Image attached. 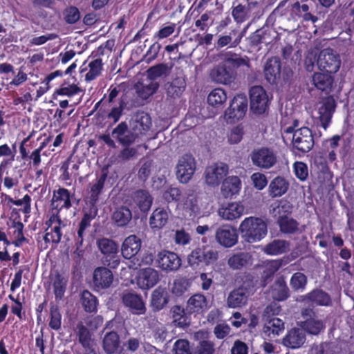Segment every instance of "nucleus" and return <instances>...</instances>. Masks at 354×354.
Returning <instances> with one entry per match:
<instances>
[{
  "instance_id": "nucleus-1",
  "label": "nucleus",
  "mask_w": 354,
  "mask_h": 354,
  "mask_svg": "<svg viewBox=\"0 0 354 354\" xmlns=\"http://www.w3.org/2000/svg\"><path fill=\"white\" fill-rule=\"evenodd\" d=\"M256 282L254 277L247 274L239 287L232 290L227 298V306L231 308H239L248 304V298L253 295Z\"/></svg>"
},
{
  "instance_id": "nucleus-2",
  "label": "nucleus",
  "mask_w": 354,
  "mask_h": 354,
  "mask_svg": "<svg viewBox=\"0 0 354 354\" xmlns=\"http://www.w3.org/2000/svg\"><path fill=\"white\" fill-rule=\"evenodd\" d=\"M299 121L295 120L293 126L283 129V133H292V143L293 147L303 153L310 151L314 145V138L312 131L308 127H301L295 129L298 127Z\"/></svg>"
},
{
  "instance_id": "nucleus-3",
  "label": "nucleus",
  "mask_w": 354,
  "mask_h": 354,
  "mask_svg": "<svg viewBox=\"0 0 354 354\" xmlns=\"http://www.w3.org/2000/svg\"><path fill=\"white\" fill-rule=\"evenodd\" d=\"M239 230L243 237L248 243H254L263 239L268 232L266 222L261 218L250 216L241 223Z\"/></svg>"
},
{
  "instance_id": "nucleus-4",
  "label": "nucleus",
  "mask_w": 354,
  "mask_h": 354,
  "mask_svg": "<svg viewBox=\"0 0 354 354\" xmlns=\"http://www.w3.org/2000/svg\"><path fill=\"white\" fill-rule=\"evenodd\" d=\"M250 158L252 165L261 169H269L277 162V156L274 151L266 147L254 149Z\"/></svg>"
},
{
  "instance_id": "nucleus-5",
  "label": "nucleus",
  "mask_w": 354,
  "mask_h": 354,
  "mask_svg": "<svg viewBox=\"0 0 354 354\" xmlns=\"http://www.w3.org/2000/svg\"><path fill=\"white\" fill-rule=\"evenodd\" d=\"M196 168L194 157L190 153L180 156L175 167L176 178L180 183L186 184L192 178Z\"/></svg>"
},
{
  "instance_id": "nucleus-6",
  "label": "nucleus",
  "mask_w": 354,
  "mask_h": 354,
  "mask_svg": "<svg viewBox=\"0 0 354 354\" xmlns=\"http://www.w3.org/2000/svg\"><path fill=\"white\" fill-rule=\"evenodd\" d=\"M339 55L331 48L323 49L317 58V66L328 73H335L340 68Z\"/></svg>"
},
{
  "instance_id": "nucleus-7",
  "label": "nucleus",
  "mask_w": 354,
  "mask_h": 354,
  "mask_svg": "<svg viewBox=\"0 0 354 354\" xmlns=\"http://www.w3.org/2000/svg\"><path fill=\"white\" fill-rule=\"evenodd\" d=\"M250 106L252 111L257 114L263 113L268 106V96L261 86H254L250 91Z\"/></svg>"
},
{
  "instance_id": "nucleus-8",
  "label": "nucleus",
  "mask_w": 354,
  "mask_h": 354,
  "mask_svg": "<svg viewBox=\"0 0 354 354\" xmlns=\"http://www.w3.org/2000/svg\"><path fill=\"white\" fill-rule=\"evenodd\" d=\"M157 266L166 272H174L181 266L180 258L174 252L162 250L157 254Z\"/></svg>"
},
{
  "instance_id": "nucleus-9",
  "label": "nucleus",
  "mask_w": 354,
  "mask_h": 354,
  "mask_svg": "<svg viewBox=\"0 0 354 354\" xmlns=\"http://www.w3.org/2000/svg\"><path fill=\"white\" fill-rule=\"evenodd\" d=\"M50 232H46L44 236L46 243H58L62 236V230L66 226V222L62 221L58 215H53L46 222Z\"/></svg>"
},
{
  "instance_id": "nucleus-10",
  "label": "nucleus",
  "mask_w": 354,
  "mask_h": 354,
  "mask_svg": "<svg viewBox=\"0 0 354 354\" xmlns=\"http://www.w3.org/2000/svg\"><path fill=\"white\" fill-rule=\"evenodd\" d=\"M151 124V117L144 111H137L132 115L129 121V127L138 138L145 135L150 129Z\"/></svg>"
},
{
  "instance_id": "nucleus-11",
  "label": "nucleus",
  "mask_w": 354,
  "mask_h": 354,
  "mask_svg": "<svg viewBox=\"0 0 354 354\" xmlns=\"http://www.w3.org/2000/svg\"><path fill=\"white\" fill-rule=\"evenodd\" d=\"M111 136L119 144L128 147L135 142L138 137L126 122L119 123L111 131Z\"/></svg>"
},
{
  "instance_id": "nucleus-12",
  "label": "nucleus",
  "mask_w": 354,
  "mask_h": 354,
  "mask_svg": "<svg viewBox=\"0 0 354 354\" xmlns=\"http://www.w3.org/2000/svg\"><path fill=\"white\" fill-rule=\"evenodd\" d=\"M248 109V100L243 95L235 96L225 115L227 120H239L244 117Z\"/></svg>"
},
{
  "instance_id": "nucleus-13",
  "label": "nucleus",
  "mask_w": 354,
  "mask_h": 354,
  "mask_svg": "<svg viewBox=\"0 0 354 354\" xmlns=\"http://www.w3.org/2000/svg\"><path fill=\"white\" fill-rule=\"evenodd\" d=\"M215 239L220 245L231 248L236 244L238 234L234 227L230 225H224L216 229Z\"/></svg>"
},
{
  "instance_id": "nucleus-14",
  "label": "nucleus",
  "mask_w": 354,
  "mask_h": 354,
  "mask_svg": "<svg viewBox=\"0 0 354 354\" xmlns=\"http://www.w3.org/2000/svg\"><path fill=\"white\" fill-rule=\"evenodd\" d=\"M236 73L229 69L223 63L213 67L209 71L211 80L221 84H230L236 78Z\"/></svg>"
},
{
  "instance_id": "nucleus-15",
  "label": "nucleus",
  "mask_w": 354,
  "mask_h": 354,
  "mask_svg": "<svg viewBox=\"0 0 354 354\" xmlns=\"http://www.w3.org/2000/svg\"><path fill=\"white\" fill-rule=\"evenodd\" d=\"M228 166L223 162H217L206 168L205 181L212 186H217L228 174Z\"/></svg>"
},
{
  "instance_id": "nucleus-16",
  "label": "nucleus",
  "mask_w": 354,
  "mask_h": 354,
  "mask_svg": "<svg viewBox=\"0 0 354 354\" xmlns=\"http://www.w3.org/2000/svg\"><path fill=\"white\" fill-rule=\"evenodd\" d=\"M335 106V101L332 96L324 97L317 104L319 119L324 129L328 127L330 122Z\"/></svg>"
},
{
  "instance_id": "nucleus-17",
  "label": "nucleus",
  "mask_w": 354,
  "mask_h": 354,
  "mask_svg": "<svg viewBox=\"0 0 354 354\" xmlns=\"http://www.w3.org/2000/svg\"><path fill=\"white\" fill-rule=\"evenodd\" d=\"M94 218L91 214L85 213L79 223L78 229L77 230V234L75 235L74 241H75V250L74 251V254L77 255L78 257H81L83 256L84 253V250L83 247L84 238L86 235V230L91 225V220Z\"/></svg>"
},
{
  "instance_id": "nucleus-18",
  "label": "nucleus",
  "mask_w": 354,
  "mask_h": 354,
  "mask_svg": "<svg viewBox=\"0 0 354 354\" xmlns=\"http://www.w3.org/2000/svg\"><path fill=\"white\" fill-rule=\"evenodd\" d=\"M123 305L134 315H141L146 312L145 304L141 297L138 294L128 292L123 293L122 296Z\"/></svg>"
},
{
  "instance_id": "nucleus-19",
  "label": "nucleus",
  "mask_w": 354,
  "mask_h": 354,
  "mask_svg": "<svg viewBox=\"0 0 354 354\" xmlns=\"http://www.w3.org/2000/svg\"><path fill=\"white\" fill-rule=\"evenodd\" d=\"M113 281L112 272L106 267H98L95 269L93 274L94 288L99 291L109 288Z\"/></svg>"
},
{
  "instance_id": "nucleus-20",
  "label": "nucleus",
  "mask_w": 354,
  "mask_h": 354,
  "mask_svg": "<svg viewBox=\"0 0 354 354\" xmlns=\"http://www.w3.org/2000/svg\"><path fill=\"white\" fill-rule=\"evenodd\" d=\"M158 272L152 268H146L139 270L136 278L138 287L141 289H149L159 281Z\"/></svg>"
},
{
  "instance_id": "nucleus-21",
  "label": "nucleus",
  "mask_w": 354,
  "mask_h": 354,
  "mask_svg": "<svg viewBox=\"0 0 354 354\" xmlns=\"http://www.w3.org/2000/svg\"><path fill=\"white\" fill-rule=\"evenodd\" d=\"M306 333L301 328H293L288 331L282 339V344L289 348L301 347L306 342Z\"/></svg>"
},
{
  "instance_id": "nucleus-22",
  "label": "nucleus",
  "mask_w": 354,
  "mask_h": 354,
  "mask_svg": "<svg viewBox=\"0 0 354 354\" xmlns=\"http://www.w3.org/2000/svg\"><path fill=\"white\" fill-rule=\"evenodd\" d=\"M258 6L256 1H248L246 5L239 4L232 9V17L237 23H242L251 17V14L258 9Z\"/></svg>"
},
{
  "instance_id": "nucleus-23",
  "label": "nucleus",
  "mask_w": 354,
  "mask_h": 354,
  "mask_svg": "<svg viewBox=\"0 0 354 354\" xmlns=\"http://www.w3.org/2000/svg\"><path fill=\"white\" fill-rule=\"evenodd\" d=\"M102 346L106 354H122L120 351V336L115 331H110L104 335L102 338Z\"/></svg>"
},
{
  "instance_id": "nucleus-24",
  "label": "nucleus",
  "mask_w": 354,
  "mask_h": 354,
  "mask_svg": "<svg viewBox=\"0 0 354 354\" xmlns=\"http://www.w3.org/2000/svg\"><path fill=\"white\" fill-rule=\"evenodd\" d=\"M141 240L136 235H130L122 243L121 252L124 258L129 259L140 250Z\"/></svg>"
},
{
  "instance_id": "nucleus-25",
  "label": "nucleus",
  "mask_w": 354,
  "mask_h": 354,
  "mask_svg": "<svg viewBox=\"0 0 354 354\" xmlns=\"http://www.w3.org/2000/svg\"><path fill=\"white\" fill-rule=\"evenodd\" d=\"M244 212V207L239 203H228L218 209V215L225 220L232 221L240 218Z\"/></svg>"
},
{
  "instance_id": "nucleus-26",
  "label": "nucleus",
  "mask_w": 354,
  "mask_h": 354,
  "mask_svg": "<svg viewBox=\"0 0 354 354\" xmlns=\"http://www.w3.org/2000/svg\"><path fill=\"white\" fill-rule=\"evenodd\" d=\"M186 88L185 77L180 71L176 77L171 82L165 85L167 95L171 97H179Z\"/></svg>"
},
{
  "instance_id": "nucleus-27",
  "label": "nucleus",
  "mask_w": 354,
  "mask_h": 354,
  "mask_svg": "<svg viewBox=\"0 0 354 354\" xmlns=\"http://www.w3.org/2000/svg\"><path fill=\"white\" fill-rule=\"evenodd\" d=\"M281 74V62L278 57L269 59L264 66V75L268 82L271 84L276 82Z\"/></svg>"
},
{
  "instance_id": "nucleus-28",
  "label": "nucleus",
  "mask_w": 354,
  "mask_h": 354,
  "mask_svg": "<svg viewBox=\"0 0 354 354\" xmlns=\"http://www.w3.org/2000/svg\"><path fill=\"white\" fill-rule=\"evenodd\" d=\"M252 254L245 252L234 254L227 260V265L232 270H241L243 268L252 266Z\"/></svg>"
},
{
  "instance_id": "nucleus-29",
  "label": "nucleus",
  "mask_w": 354,
  "mask_h": 354,
  "mask_svg": "<svg viewBox=\"0 0 354 354\" xmlns=\"http://www.w3.org/2000/svg\"><path fill=\"white\" fill-rule=\"evenodd\" d=\"M51 205L53 209L58 210L62 208H69L71 206V203L68 189L59 188L57 191H54L51 200Z\"/></svg>"
},
{
  "instance_id": "nucleus-30",
  "label": "nucleus",
  "mask_w": 354,
  "mask_h": 354,
  "mask_svg": "<svg viewBox=\"0 0 354 354\" xmlns=\"http://www.w3.org/2000/svg\"><path fill=\"white\" fill-rule=\"evenodd\" d=\"M102 70V59L98 57L90 61L86 67L82 68L81 73L86 71L84 75V80L86 82H91L101 75Z\"/></svg>"
},
{
  "instance_id": "nucleus-31",
  "label": "nucleus",
  "mask_w": 354,
  "mask_h": 354,
  "mask_svg": "<svg viewBox=\"0 0 354 354\" xmlns=\"http://www.w3.org/2000/svg\"><path fill=\"white\" fill-rule=\"evenodd\" d=\"M241 189V180L237 176H229L226 178L221 186L222 195L227 198L239 193Z\"/></svg>"
},
{
  "instance_id": "nucleus-32",
  "label": "nucleus",
  "mask_w": 354,
  "mask_h": 354,
  "mask_svg": "<svg viewBox=\"0 0 354 354\" xmlns=\"http://www.w3.org/2000/svg\"><path fill=\"white\" fill-rule=\"evenodd\" d=\"M223 63L230 69L235 70L241 66H250V60L248 57H241L232 53L224 54Z\"/></svg>"
},
{
  "instance_id": "nucleus-33",
  "label": "nucleus",
  "mask_w": 354,
  "mask_h": 354,
  "mask_svg": "<svg viewBox=\"0 0 354 354\" xmlns=\"http://www.w3.org/2000/svg\"><path fill=\"white\" fill-rule=\"evenodd\" d=\"M97 246L106 259H114L118 252V244L110 239L102 238L98 239L97 241Z\"/></svg>"
},
{
  "instance_id": "nucleus-34",
  "label": "nucleus",
  "mask_w": 354,
  "mask_h": 354,
  "mask_svg": "<svg viewBox=\"0 0 354 354\" xmlns=\"http://www.w3.org/2000/svg\"><path fill=\"white\" fill-rule=\"evenodd\" d=\"M313 84L319 90L329 93L333 84V78L328 73H315L312 76Z\"/></svg>"
},
{
  "instance_id": "nucleus-35",
  "label": "nucleus",
  "mask_w": 354,
  "mask_h": 354,
  "mask_svg": "<svg viewBox=\"0 0 354 354\" xmlns=\"http://www.w3.org/2000/svg\"><path fill=\"white\" fill-rule=\"evenodd\" d=\"M209 308L207 298L201 293L192 295L187 301V308L190 312L201 313Z\"/></svg>"
},
{
  "instance_id": "nucleus-36",
  "label": "nucleus",
  "mask_w": 354,
  "mask_h": 354,
  "mask_svg": "<svg viewBox=\"0 0 354 354\" xmlns=\"http://www.w3.org/2000/svg\"><path fill=\"white\" fill-rule=\"evenodd\" d=\"M263 250L270 255L281 254L290 250V243L283 239H274L268 243Z\"/></svg>"
},
{
  "instance_id": "nucleus-37",
  "label": "nucleus",
  "mask_w": 354,
  "mask_h": 354,
  "mask_svg": "<svg viewBox=\"0 0 354 354\" xmlns=\"http://www.w3.org/2000/svg\"><path fill=\"white\" fill-rule=\"evenodd\" d=\"M289 183L283 177L277 176L269 185V192L272 197H279L283 195L288 190Z\"/></svg>"
},
{
  "instance_id": "nucleus-38",
  "label": "nucleus",
  "mask_w": 354,
  "mask_h": 354,
  "mask_svg": "<svg viewBox=\"0 0 354 354\" xmlns=\"http://www.w3.org/2000/svg\"><path fill=\"white\" fill-rule=\"evenodd\" d=\"M107 177V172L104 169L102 171L101 176L97 178L95 183L91 185L90 187V196L89 199L91 203L94 205L96 202L98 201L99 195L102 192V190L104 187L105 180Z\"/></svg>"
},
{
  "instance_id": "nucleus-39",
  "label": "nucleus",
  "mask_w": 354,
  "mask_h": 354,
  "mask_svg": "<svg viewBox=\"0 0 354 354\" xmlns=\"http://www.w3.org/2000/svg\"><path fill=\"white\" fill-rule=\"evenodd\" d=\"M133 199L140 209L143 212H147L152 204V197L146 190L140 189L134 192Z\"/></svg>"
},
{
  "instance_id": "nucleus-40",
  "label": "nucleus",
  "mask_w": 354,
  "mask_h": 354,
  "mask_svg": "<svg viewBox=\"0 0 354 354\" xmlns=\"http://www.w3.org/2000/svg\"><path fill=\"white\" fill-rule=\"evenodd\" d=\"M134 87L138 96L142 100H146L157 91L159 84L149 80L148 83L138 82Z\"/></svg>"
},
{
  "instance_id": "nucleus-41",
  "label": "nucleus",
  "mask_w": 354,
  "mask_h": 354,
  "mask_svg": "<svg viewBox=\"0 0 354 354\" xmlns=\"http://www.w3.org/2000/svg\"><path fill=\"white\" fill-rule=\"evenodd\" d=\"M169 218V214L167 210L158 207L156 209L149 218V225L151 228H162L164 227Z\"/></svg>"
},
{
  "instance_id": "nucleus-42",
  "label": "nucleus",
  "mask_w": 354,
  "mask_h": 354,
  "mask_svg": "<svg viewBox=\"0 0 354 354\" xmlns=\"http://www.w3.org/2000/svg\"><path fill=\"white\" fill-rule=\"evenodd\" d=\"M183 209L185 215L195 218L201 214V207L198 198L192 194L189 195L183 204Z\"/></svg>"
},
{
  "instance_id": "nucleus-43",
  "label": "nucleus",
  "mask_w": 354,
  "mask_h": 354,
  "mask_svg": "<svg viewBox=\"0 0 354 354\" xmlns=\"http://www.w3.org/2000/svg\"><path fill=\"white\" fill-rule=\"evenodd\" d=\"M112 218L118 226L122 227L131 220L132 214L127 207L120 206L114 211Z\"/></svg>"
},
{
  "instance_id": "nucleus-44",
  "label": "nucleus",
  "mask_w": 354,
  "mask_h": 354,
  "mask_svg": "<svg viewBox=\"0 0 354 354\" xmlns=\"http://www.w3.org/2000/svg\"><path fill=\"white\" fill-rule=\"evenodd\" d=\"M322 320L317 317H310L302 322V329L311 335H318L324 328Z\"/></svg>"
},
{
  "instance_id": "nucleus-45",
  "label": "nucleus",
  "mask_w": 354,
  "mask_h": 354,
  "mask_svg": "<svg viewBox=\"0 0 354 354\" xmlns=\"http://www.w3.org/2000/svg\"><path fill=\"white\" fill-rule=\"evenodd\" d=\"M284 329V323L283 321L277 317H272L268 320L263 327V332L268 336L273 337L279 335Z\"/></svg>"
},
{
  "instance_id": "nucleus-46",
  "label": "nucleus",
  "mask_w": 354,
  "mask_h": 354,
  "mask_svg": "<svg viewBox=\"0 0 354 354\" xmlns=\"http://www.w3.org/2000/svg\"><path fill=\"white\" fill-rule=\"evenodd\" d=\"M170 314L176 326L184 328L189 325L185 309L182 306L179 305L172 306L170 309Z\"/></svg>"
},
{
  "instance_id": "nucleus-47",
  "label": "nucleus",
  "mask_w": 354,
  "mask_h": 354,
  "mask_svg": "<svg viewBox=\"0 0 354 354\" xmlns=\"http://www.w3.org/2000/svg\"><path fill=\"white\" fill-rule=\"evenodd\" d=\"M227 100L225 91L221 88L212 90L207 97V102L214 107H221Z\"/></svg>"
},
{
  "instance_id": "nucleus-48",
  "label": "nucleus",
  "mask_w": 354,
  "mask_h": 354,
  "mask_svg": "<svg viewBox=\"0 0 354 354\" xmlns=\"http://www.w3.org/2000/svg\"><path fill=\"white\" fill-rule=\"evenodd\" d=\"M171 67L167 64H159L150 67L147 71V77L150 81H153L170 73Z\"/></svg>"
},
{
  "instance_id": "nucleus-49",
  "label": "nucleus",
  "mask_w": 354,
  "mask_h": 354,
  "mask_svg": "<svg viewBox=\"0 0 354 354\" xmlns=\"http://www.w3.org/2000/svg\"><path fill=\"white\" fill-rule=\"evenodd\" d=\"M81 301L85 311L94 313L97 311V299L89 291L84 290L82 293Z\"/></svg>"
},
{
  "instance_id": "nucleus-50",
  "label": "nucleus",
  "mask_w": 354,
  "mask_h": 354,
  "mask_svg": "<svg viewBox=\"0 0 354 354\" xmlns=\"http://www.w3.org/2000/svg\"><path fill=\"white\" fill-rule=\"evenodd\" d=\"M280 230L286 234H293L298 230L299 223L292 218L281 216L278 221Z\"/></svg>"
},
{
  "instance_id": "nucleus-51",
  "label": "nucleus",
  "mask_w": 354,
  "mask_h": 354,
  "mask_svg": "<svg viewBox=\"0 0 354 354\" xmlns=\"http://www.w3.org/2000/svg\"><path fill=\"white\" fill-rule=\"evenodd\" d=\"M111 109L107 114V118L113 122V124L117 123L121 116L125 107V102L122 98L117 104H110Z\"/></svg>"
},
{
  "instance_id": "nucleus-52",
  "label": "nucleus",
  "mask_w": 354,
  "mask_h": 354,
  "mask_svg": "<svg viewBox=\"0 0 354 354\" xmlns=\"http://www.w3.org/2000/svg\"><path fill=\"white\" fill-rule=\"evenodd\" d=\"M167 304V299L164 292L160 290L153 291L151 299V306L156 311H158L164 308Z\"/></svg>"
},
{
  "instance_id": "nucleus-53",
  "label": "nucleus",
  "mask_w": 354,
  "mask_h": 354,
  "mask_svg": "<svg viewBox=\"0 0 354 354\" xmlns=\"http://www.w3.org/2000/svg\"><path fill=\"white\" fill-rule=\"evenodd\" d=\"M308 298L312 302L320 306H328L330 303V297L321 290L312 291L308 295Z\"/></svg>"
},
{
  "instance_id": "nucleus-54",
  "label": "nucleus",
  "mask_w": 354,
  "mask_h": 354,
  "mask_svg": "<svg viewBox=\"0 0 354 354\" xmlns=\"http://www.w3.org/2000/svg\"><path fill=\"white\" fill-rule=\"evenodd\" d=\"M244 133V127L242 124L232 127L227 133V142L230 145L238 144L242 140Z\"/></svg>"
},
{
  "instance_id": "nucleus-55",
  "label": "nucleus",
  "mask_w": 354,
  "mask_h": 354,
  "mask_svg": "<svg viewBox=\"0 0 354 354\" xmlns=\"http://www.w3.org/2000/svg\"><path fill=\"white\" fill-rule=\"evenodd\" d=\"M288 288L283 280H278L273 286L272 295L275 299L283 301L288 297Z\"/></svg>"
},
{
  "instance_id": "nucleus-56",
  "label": "nucleus",
  "mask_w": 354,
  "mask_h": 354,
  "mask_svg": "<svg viewBox=\"0 0 354 354\" xmlns=\"http://www.w3.org/2000/svg\"><path fill=\"white\" fill-rule=\"evenodd\" d=\"M190 283L185 278L176 279L174 280L171 292L176 297H180L187 292L189 288Z\"/></svg>"
},
{
  "instance_id": "nucleus-57",
  "label": "nucleus",
  "mask_w": 354,
  "mask_h": 354,
  "mask_svg": "<svg viewBox=\"0 0 354 354\" xmlns=\"http://www.w3.org/2000/svg\"><path fill=\"white\" fill-rule=\"evenodd\" d=\"M67 280L60 275L57 274L53 281V290L57 299H61L64 295Z\"/></svg>"
},
{
  "instance_id": "nucleus-58",
  "label": "nucleus",
  "mask_w": 354,
  "mask_h": 354,
  "mask_svg": "<svg viewBox=\"0 0 354 354\" xmlns=\"http://www.w3.org/2000/svg\"><path fill=\"white\" fill-rule=\"evenodd\" d=\"M187 262L191 267H197L201 263H204V248L198 247L195 248L188 255Z\"/></svg>"
},
{
  "instance_id": "nucleus-59",
  "label": "nucleus",
  "mask_w": 354,
  "mask_h": 354,
  "mask_svg": "<svg viewBox=\"0 0 354 354\" xmlns=\"http://www.w3.org/2000/svg\"><path fill=\"white\" fill-rule=\"evenodd\" d=\"M307 278L301 272L295 273L290 279V286L295 290H303L306 285Z\"/></svg>"
},
{
  "instance_id": "nucleus-60",
  "label": "nucleus",
  "mask_w": 354,
  "mask_h": 354,
  "mask_svg": "<svg viewBox=\"0 0 354 354\" xmlns=\"http://www.w3.org/2000/svg\"><path fill=\"white\" fill-rule=\"evenodd\" d=\"M77 335L78 336L80 343L84 347H88L90 345L91 335L87 328L82 324H77Z\"/></svg>"
},
{
  "instance_id": "nucleus-61",
  "label": "nucleus",
  "mask_w": 354,
  "mask_h": 354,
  "mask_svg": "<svg viewBox=\"0 0 354 354\" xmlns=\"http://www.w3.org/2000/svg\"><path fill=\"white\" fill-rule=\"evenodd\" d=\"M64 19L67 24H73L80 19L79 10L74 6L66 8L63 12Z\"/></svg>"
},
{
  "instance_id": "nucleus-62",
  "label": "nucleus",
  "mask_w": 354,
  "mask_h": 354,
  "mask_svg": "<svg viewBox=\"0 0 354 354\" xmlns=\"http://www.w3.org/2000/svg\"><path fill=\"white\" fill-rule=\"evenodd\" d=\"M293 206L292 205L286 200H281L277 205L273 207V214L276 216L279 215L281 216H283V214L290 213L292 210Z\"/></svg>"
},
{
  "instance_id": "nucleus-63",
  "label": "nucleus",
  "mask_w": 354,
  "mask_h": 354,
  "mask_svg": "<svg viewBox=\"0 0 354 354\" xmlns=\"http://www.w3.org/2000/svg\"><path fill=\"white\" fill-rule=\"evenodd\" d=\"M62 324V315L56 306H52L50 308V320L49 322V326L55 330H59L61 328Z\"/></svg>"
},
{
  "instance_id": "nucleus-64",
  "label": "nucleus",
  "mask_w": 354,
  "mask_h": 354,
  "mask_svg": "<svg viewBox=\"0 0 354 354\" xmlns=\"http://www.w3.org/2000/svg\"><path fill=\"white\" fill-rule=\"evenodd\" d=\"M173 354H192L189 342L185 339H178L173 347Z\"/></svg>"
}]
</instances>
